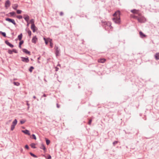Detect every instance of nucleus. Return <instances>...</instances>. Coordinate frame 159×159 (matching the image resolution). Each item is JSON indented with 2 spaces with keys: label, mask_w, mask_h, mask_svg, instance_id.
<instances>
[{
  "label": "nucleus",
  "mask_w": 159,
  "mask_h": 159,
  "mask_svg": "<svg viewBox=\"0 0 159 159\" xmlns=\"http://www.w3.org/2000/svg\"><path fill=\"white\" fill-rule=\"evenodd\" d=\"M120 11H117L113 14V17L112 18V20L115 23L118 24H120Z\"/></svg>",
  "instance_id": "1"
},
{
  "label": "nucleus",
  "mask_w": 159,
  "mask_h": 159,
  "mask_svg": "<svg viewBox=\"0 0 159 159\" xmlns=\"http://www.w3.org/2000/svg\"><path fill=\"white\" fill-rule=\"evenodd\" d=\"M134 17L137 19L138 21L139 22H144L146 21L145 18L143 16H142L141 14V16L138 15V16H134Z\"/></svg>",
  "instance_id": "2"
},
{
  "label": "nucleus",
  "mask_w": 159,
  "mask_h": 159,
  "mask_svg": "<svg viewBox=\"0 0 159 159\" xmlns=\"http://www.w3.org/2000/svg\"><path fill=\"white\" fill-rule=\"evenodd\" d=\"M6 21H9L10 22H11V23H13L14 25H16V23L14 20L13 19H11L7 18H6Z\"/></svg>",
  "instance_id": "3"
},
{
  "label": "nucleus",
  "mask_w": 159,
  "mask_h": 159,
  "mask_svg": "<svg viewBox=\"0 0 159 159\" xmlns=\"http://www.w3.org/2000/svg\"><path fill=\"white\" fill-rule=\"evenodd\" d=\"M10 2L9 0H7L6 1L5 4V7L6 9H7L10 5Z\"/></svg>",
  "instance_id": "4"
},
{
  "label": "nucleus",
  "mask_w": 159,
  "mask_h": 159,
  "mask_svg": "<svg viewBox=\"0 0 159 159\" xmlns=\"http://www.w3.org/2000/svg\"><path fill=\"white\" fill-rule=\"evenodd\" d=\"M21 61L23 62H28L29 61V60L28 58V57H21Z\"/></svg>",
  "instance_id": "5"
},
{
  "label": "nucleus",
  "mask_w": 159,
  "mask_h": 159,
  "mask_svg": "<svg viewBox=\"0 0 159 159\" xmlns=\"http://www.w3.org/2000/svg\"><path fill=\"white\" fill-rule=\"evenodd\" d=\"M131 11L133 13L137 14L138 15L141 16V13H140L139 12V11L137 10L134 9L131 10Z\"/></svg>",
  "instance_id": "6"
},
{
  "label": "nucleus",
  "mask_w": 159,
  "mask_h": 159,
  "mask_svg": "<svg viewBox=\"0 0 159 159\" xmlns=\"http://www.w3.org/2000/svg\"><path fill=\"white\" fill-rule=\"evenodd\" d=\"M38 40V39L36 36L33 37L32 40V42L33 43H35Z\"/></svg>",
  "instance_id": "7"
},
{
  "label": "nucleus",
  "mask_w": 159,
  "mask_h": 159,
  "mask_svg": "<svg viewBox=\"0 0 159 159\" xmlns=\"http://www.w3.org/2000/svg\"><path fill=\"white\" fill-rule=\"evenodd\" d=\"M43 39L44 40L46 44H47L50 41H51V39L50 38H47L46 39L44 38H43Z\"/></svg>",
  "instance_id": "8"
},
{
  "label": "nucleus",
  "mask_w": 159,
  "mask_h": 159,
  "mask_svg": "<svg viewBox=\"0 0 159 159\" xmlns=\"http://www.w3.org/2000/svg\"><path fill=\"white\" fill-rule=\"evenodd\" d=\"M31 29L33 30V32H34L36 30H37V29L35 25H31Z\"/></svg>",
  "instance_id": "9"
},
{
  "label": "nucleus",
  "mask_w": 159,
  "mask_h": 159,
  "mask_svg": "<svg viewBox=\"0 0 159 159\" xmlns=\"http://www.w3.org/2000/svg\"><path fill=\"white\" fill-rule=\"evenodd\" d=\"M22 132L25 133V134H27L28 135H30V133L29 131L28 130L26 129L25 130H22L21 131Z\"/></svg>",
  "instance_id": "10"
},
{
  "label": "nucleus",
  "mask_w": 159,
  "mask_h": 159,
  "mask_svg": "<svg viewBox=\"0 0 159 159\" xmlns=\"http://www.w3.org/2000/svg\"><path fill=\"white\" fill-rule=\"evenodd\" d=\"M24 18L27 22H28L30 18L28 15H24Z\"/></svg>",
  "instance_id": "11"
},
{
  "label": "nucleus",
  "mask_w": 159,
  "mask_h": 159,
  "mask_svg": "<svg viewBox=\"0 0 159 159\" xmlns=\"http://www.w3.org/2000/svg\"><path fill=\"white\" fill-rule=\"evenodd\" d=\"M106 60L104 58L100 59L98 60V62L103 63L105 62Z\"/></svg>",
  "instance_id": "12"
},
{
  "label": "nucleus",
  "mask_w": 159,
  "mask_h": 159,
  "mask_svg": "<svg viewBox=\"0 0 159 159\" xmlns=\"http://www.w3.org/2000/svg\"><path fill=\"white\" fill-rule=\"evenodd\" d=\"M139 33L141 37L142 38L146 37V36L141 31H140Z\"/></svg>",
  "instance_id": "13"
},
{
  "label": "nucleus",
  "mask_w": 159,
  "mask_h": 159,
  "mask_svg": "<svg viewBox=\"0 0 159 159\" xmlns=\"http://www.w3.org/2000/svg\"><path fill=\"white\" fill-rule=\"evenodd\" d=\"M55 50H56V56H58L59 55V50L58 49V47H55Z\"/></svg>",
  "instance_id": "14"
},
{
  "label": "nucleus",
  "mask_w": 159,
  "mask_h": 159,
  "mask_svg": "<svg viewBox=\"0 0 159 159\" xmlns=\"http://www.w3.org/2000/svg\"><path fill=\"white\" fill-rule=\"evenodd\" d=\"M5 43H6V44L7 45H8V46H9L10 47H11V48L13 47H14L13 45L11 43H10L8 41H6Z\"/></svg>",
  "instance_id": "15"
},
{
  "label": "nucleus",
  "mask_w": 159,
  "mask_h": 159,
  "mask_svg": "<svg viewBox=\"0 0 159 159\" xmlns=\"http://www.w3.org/2000/svg\"><path fill=\"white\" fill-rule=\"evenodd\" d=\"M23 51L24 52L26 53V54L30 55V52L28 51L27 49H23Z\"/></svg>",
  "instance_id": "16"
},
{
  "label": "nucleus",
  "mask_w": 159,
  "mask_h": 159,
  "mask_svg": "<svg viewBox=\"0 0 159 159\" xmlns=\"http://www.w3.org/2000/svg\"><path fill=\"white\" fill-rule=\"evenodd\" d=\"M40 148L43 149L44 151H45L46 150L45 147L43 144H42L40 147Z\"/></svg>",
  "instance_id": "17"
},
{
  "label": "nucleus",
  "mask_w": 159,
  "mask_h": 159,
  "mask_svg": "<svg viewBox=\"0 0 159 159\" xmlns=\"http://www.w3.org/2000/svg\"><path fill=\"white\" fill-rule=\"evenodd\" d=\"M18 7L17 4H15L13 5L12 8L15 10H16Z\"/></svg>",
  "instance_id": "18"
},
{
  "label": "nucleus",
  "mask_w": 159,
  "mask_h": 159,
  "mask_svg": "<svg viewBox=\"0 0 159 159\" xmlns=\"http://www.w3.org/2000/svg\"><path fill=\"white\" fill-rule=\"evenodd\" d=\"M22 37V34H21L20 35H19L18 37V38L20 41L21 40Z\"/></svg>",
  "instance_id": "19"
},
{
  "label": "nucleus",
  "mask_w": 159,
  "mask_h": 159,
  "mask_svg": "<svg viewBox=\"0 0 159 159\" xmlns=\"http://www.w3.org/2000/svg\"><path fill=\"white\" fill-rule=\"evenodd\" d=\"M17 122V120L16 119H15L12 122V125L15 126L16 125Z\"/></svg>",
  "instance_id": "20"
},
{
  "label": "nucleus",
  "mask_w": 159,
  "mask_h": 159,
  "mask_svg": "<svg viewBox=\"0 0 159 159\" xmlns=\"http://www.w3.org/2000/svg\"><path fill=\"white\" fill-rule=\"evenodd\" d=\"M155 57L156 59H159V53H157L155 54Z\"/></svg>",
  "instance_id": "21"
},
{
  "label": "nucleus",
  "mask_w": 159,
  "mask_h": 159,
  "mask_svg": "<svg viewBox=\"0 0 159 159\" xmlns=\"http://www.w3.org/2000/svg\"><path fill=\"white\" fill-rule=\"evenodd\" d=\"M30 146L33 148H36L35 147V144L34 143H31L30 145Z\"/></svg>",
  "instance_id": "22"
},
{
  "label": "nucleus",
  "mask_w": 159,
  "mask_h": 159,
  "mask_svg": "<svg viewBox=\"0 0 159 159\" xmlns=\"http://www.w3.org/2000/svg\"><path fill=\"white\" fill-rule=\"evenodd\" d=\"M111 24L110 22L107 23V26H109V28L110 29H111L112 27L111 26Z\"/></svg>",
  "instance_id": "23"
},
{
  "label": "nucleus",
  "mask_w": 159,
  "mask_h": 159,
  "mask_svg": "<svg viewBox=\"0 0 159 159\" xmlns=\"http://www.w3.org/2000/svg\"><path fill=\"white\" fill-rule=\"evenodd\" d=\"M27 33L28 34V35L30 37L31 36V32L30 30H28L27 31Z\"/></svg>",
  "instance_id": "24"
},
{
  "label": "nucleus",
  "mask_w": 159,
  "mask_h": 159,
  "mask_svg": "<svg viewBox=\"0 0 159 159\" xmlns=\"http://www.w3.org/2000/svg\"><path fill=\"white\" fill-rule=\"evenodd\" d=\"M30 22L31 24V25H34V20L33 19H31L30 20Z\"/></svg>",
  "instance_id": "25"
},
{
  "label": "nucleus",
  "mask_w": 159,
  "mask_h": 159,
  "mask_svg": "<svg viewBox=\"0 0 159 159\" xmlns=\"http://www.w3.org/2000/svg\"><path fill=\"white\" fill-rule=\"evenodd\" d=\"M52 40L51 39V41H50L49 42L50 43V46L51 48L53 47V43L52 42Z\"/></svg>",
  "instance_id": "26"
},
{
  "label": "nucleus",
  "mask_w": 159,
  "mask_h": 159,
  "mask_svg": "<svg viewBox=\"0 0 159 159\" xmlns=\"http://www.w3.org/2000/svg\"><path fill=\"white\" fill-rule=\"evenodd\" d=\"M30 154L32 156L34 157L37 158V156L31 152H30Z\"/></svg>",
  "instance_id": "27"
},
{
  "label": "nucleus",
  "mask_w": 159,
  "mask_h": 159,
  "mask_svg": "<svg viewBox=\"0 0 159 159\" xmlns=\"http://www.w3.org/2000/svg\"><path fill=\"white\" fill-rule=\"evenodd\" d=\"M15 126L13 125H11V131H13V129L15 128Z\"/></svg>",
  "instance_id": "28"
},
{
  "label": "nucleus",
  "mask_w": 159,
  "mask_h": 159,
  "mask_svg": "<svg viewBox=\"0 0 159 159\" xmlns=\"http://www.w3.org/2000/svg\"><path fill=\"white\" fill-rule=\"evenodd\" d=\"M13 83L16 86H19L20 85V83L18 82H14Z\"/></svg>",
  "instance_id": "29"
},
{
  "label": "nucleus",
  "mask_w": 159,
  "mask_h": 159,
  "mask_svg": "<svg viewBox=\"0 0 159 159\" xmlns=\"http://www.w3.org/2000/svg\"><path fill=\"white\" fill-rule=\"evenodd\" d=\"M25 120H20V123L21 124H23L25 122Z\"/></svg>",
  "instance_id": "30"
},
{
  "label": "nucleus",
  "mask_w": 159,
  "mask_h": 159,
  "mask_svg": "<svg viewBox=\"0 0 159 159\" xmlns=\"http://www.w3.org/2000/svg\"><path fill=\"white\" fill-rule=\"evenodd\" d=\"M0 33H1V34H2V35L3 36H4L5 37L6 36V34L5 33L1 32Z\"/></svg>",
  "instance_id": "31"
},
{
  "label": "nucleus",
  "mask_w": 159,
  "mask_h": 159,
  "mask_svg": "<svg viewBox=\"0 0 159 159\" xmlns=\"http://www.w3.org/2000/svg\"><path fill=\"white\" fill-rule=\"evenodd\" d=\"M34 69L33 66H31L29 69V71L31 72H32V70Z\"/></svg>",
  "instance_id": "32"
},
{
  "label": "nucleus",
  "mask_w": 159,
  "mask_h": 159,
  "mask_svg": "<svg viewBox=\"0 0 159 159\" xmlns=\"http://www.w3.org/2000/svg\"><path fill=\"white\" fill-rule=\"evenodd\" d=\"M10 14L11 16H13L15 14V13L14 12H11L10 13Z\"/></svg>",
  "instance_id": "33"
},
{
  "label": "nucleus",
  "mask_w": 159,
  "mask_h": 159,
  "mask_svg": "<svg viewBox=\"0 0 159 159\" xmlns=\"http://www.w3.org/2000/svg\"><path fill=\"white\" fill-rule=\"evenodd\" d=\"M16 12L17 14H20L21 13L22 11L20 10H17Z\"/></svg>",
  "instance_id": "34"
},
{
  "label": "nucleus",
  "mask_w": 159,
  "mask_h": 159,
  "mask_svg": "<svg viewBox=\"0 0 159 159\" xmlns=\"http://www.w3.org/2000/svg\"><path fill=\"white\" fill-rule=\"evenodd\" d=\"M46 144H47V145H48L50 143V140H48L46 139Z\"/></svg>",
  "instance_id": "35"
},
{
  "label": "nucleus",
  "mask_w": 159,
  "mask_h": 159,
  "mask_svg": "<svg viewBox=\"0 0 159 159\" xmlns=\"http://www.w3.org/2000/svg\"><path fill=\"white\" fill-rule=\"evenodd\" d=\"M8 52L10 54H12V51L11 50H9L8 51Z\"/></svg>",
  "instance_id": "36"
},
{
  "label": "nucleus",
  "mask_w": 159,
  "mask_h": 159,
  "mask_svg": "<svg viewBox=\"0 0 159 159\" xmlns=\"http://www.w3.org/2000/svg\"><path fill=\"white\" fill-rule=\"evenodd\" d=\"M17 17L19 19H21L22 18V16H17Z\"/></svg>",
  "instance_id": "37"
},
{
  "label": "nucleus",
  "mask_w": 159,
  "mask_h": 159,
  "mask_svg": "<svg viewBox=\"0 0 159 159\" xmlns=\"http://www.w3.org/2000/svg\"><path fill=\"white\" fill-rule=\"evenodd\" d=\"M23 43L24 41L23 40H20L19 43V44L20 45H21L22 44H23Z\"/></svg>",
  "instance_id": "38"
},
{
  "label": "nucleus",
  "mask_w": 159,
  "mask_h": 159,
  "mask_svg": "<svg viewBox=\"0 0 159 159\" xmlns=\"http://www.w3.org/2000/svg\"><path fill=\"white\" fill-rule=\"evenodd\" d=\"M32 137L34 139L36 140V138L34 134H33L32 135Z\"/></svg>",
  "instance_id": "39"
},
{
  "label": "nucleus",
  "mask_w": 159,
  "mask_h": 159,
  "mask_svg": "<svg viewBox=\"0 0 159 159\" xmlns=\"http://www.w3.org/2000/svg\"><path fill=\"white\" fill-rule=\"evenodd\" d=\"M92 121V120L91 119H90L89 120V122H88V124L89 125H90L91 123V122Z\"/></svg>",
  "instance_id": "40"
},
{
  "label": "nucleus",
  "mask_w": 159,
  "mask_h": 159,
  "mask_svg": "<svg viewBox=\"0 0 159 159\" xmlns=\"http://www.w3.org/2000/svg\"><path fill=\"white\" fill-rule=\"evenodd\" d=\"M12 51V52H13L15 53H17V52L16 51L15 49H13Z\"/></svg>",
  "instance_id": "41"
},
{
  "label": "nucleus",
  "mask_w": 159,
  "mask_h": 159,
  "mask_svg": "<svg viewBox=\"0 0 159 159\" xmlns=\"http://www.w3.org/2000/svg\"><path fill=\"white\" fill-rule=\"evenodd\" d=\"M25 148L27 149H29V147L28 145H26L25 146Z\"/></svg>",
  "instance_id": "42"
},
{
  "label": "nucleus",
  "mask_w": 159,
  "mask_h": 159,
  "mask_svg": "<svg viewBox=\"0 0 159 159\" xmlns=\"http://www.w3.org/2000/svg\"><path fill=\"white\" fill-rule=\"evenodd\" d=\"M51 157L50 155H49L48 156V158L47 159H51Z\"/></svg>",
  "instance_id": "43"
},
{
  "label": "nucleus",
  "mask_w": 159,
  "mask_h": 159,
  "mask_svg": "<svg viewBox=\"0 0 159 159\" xmlns=\"http://www.w3.org/2000/svg\"><path fill=\"white\" fill-rule=\"evenodd\" d=\"M57 108H59L60 107V105L58 103L57 104Z\"/></svg>",
  "instance_id": "44"
},
{
  "label": "nucleus",
  "mask_w": 159,
  "mask_h": 159,
  "mask_svg": "<svg viewBox=\"0 0 159 159\" xmlns=\"http://www.w3.org/2000/svg\"><path fill=\"white\" fill-rule=\"evenodd\" d=\"M60 16H62L63 15V13L62 12H61L60 13Z\"/></svg>",
  "instance_id": "45"
},
{
  "label": "nucleus",
  "mask_w": 159,
  "mask_h": 159,
  "mask_svg": "<svg viewBox=\"0 0 159 159\" xmlns=\"http://www.w3.org/2000/svg\"><path fill=\"white\" fill-rule=\"evenodd\" d=\"M117 143V141H116L113 142V144L114 145H115V144H116Z\"/></svg>",
  "instance_id": "46"
},
{
  "label": "nucleus",
  "mask_w": 159,
  "mask_h": 159,
  "mask_svg": "<svg viewBox=\"0 0 159 159\" xmlns=\"http://www.w3.org/2000/svg\"><path fill=\"white\" fill-rule=\"evenodd\" d=\"M43 96V97H46V94H44Z\"/></svg>",
  "instance_id": "47"
},
{
  "label": "nucleus",
  "mask_w": 159,
  "mask_h": 159,
  "mask_svg": "<svg viewBox=\"0 0 159 159\" xmlns=\"http://www.w3.org/2000/svg\"><path fill=\"white\" fill-rule=\"evenodd\" d=\"M19 47L20 48H21V45H20L19 44Z\"/></svg>",
  "instance_id": "48"
},
{
  "label": "nucleus",
  "mask_w": 159,
  "mask_h": 159,
  "mask_svg": "<svg viewBox=\"0 0 159 159\" xmlns=\"http://www.w3.org/2000/svg\"><path fill=\"white\" fill-rule=\"evenodd\" d=\"M27 22V25L28 26L29 25V23H28V22Z\"/></svg>",
  "instance_id": "49"
},
{
  "label": "nucleus",
  "mask_w": 159,
  "mask_h": 159,
  "mask_svg": "<svg viewBox=\"0 0 159 159\" xmlns=\"http://www.w3.org/2000/svg\"><path fill=\"white\" fill-rule=\"evenodd\" d=\"M22 151H23V149H21V152H22Z\"/></svg>",
  "instance_id": "50"
},
{
  "label": "nucleus",
  "mask_w": 159,
  "mask_h": 159,
  "mask_svg": "<svg viewBox=\"0 0 159 159\" xmlns=\"http://www.w3.org/2000/svg\"><path fill=\"white\" fill-rule=\"evenodd\" d=\"M34 98L35 99L36 98V97L35 96L34 97Z\"/></svg>",
  "instance_id": "51"
},
{
  "label": "nucleus",
  "mask_w": 159,
  "mask_h": 159,
  "mask_svg": "<svg viewBox=\"0 0 159 159\" xmlns=\"http://www.w3.org/2000/svg\"><path fill=\"white\" fill-rule=\"evenodd\" d=\"M23 129H25V128L24 127H23Z\"/></svg>",
  "instance_id": "52"
}]
</instances>
